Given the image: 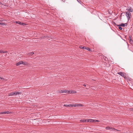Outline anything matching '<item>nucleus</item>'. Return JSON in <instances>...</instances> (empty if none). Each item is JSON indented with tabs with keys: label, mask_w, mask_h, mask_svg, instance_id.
<instances>
[{
	"label": "nucleus",
	"mask_w": 133,
	"mask_h": 133,
	"mask_svg": "<svg viewBox=\"0 0 133 133\" xmlns=\"http://www.w3.org/2000/svg\"><path fill=\"white\" fill-rule=\"evenodd\" d=\"M126 15L128 19L129 20L131 16V13L127 11L126 12Z\"/></svg>",
	"instance_id": "obj_1"
},
{
	"label": "nucleus",
	"mask_w": 133,
	"mask_h": 133,
	"mask_svg": "<svg viewBox=\"0 0 133 133\" xmlns=\"http://www.w3.org/2000/svg\"><path fill=\"white\" fill-rule=\"evenodd\" d=\"M128 25L127 23H122L119 25H117V26H122L123 27H124L125 26H127Z\"/></svg>",
	"instance_id": "obj_2"
},
{
	"label": "nucleus",
	"mask_w": 133,
	"mask_h": 133,
	"mask_svg": "<svg viewBox=\"0 0 133 133\" xmlns=\"http://www.w3.org/2000/svg\"><path fill=\"white\" fill-rule=\"evenodd\" d=\"M127 10L131 12H132L133 11V9L130 7H128Z\"/></svg>",
	"instance_id": "obj_3"
},
{
	"label": "nucleus",
	"mask_w": 133,
	"mask_h": 133,
	"mask_svg": "<svg viewBox=\"0 0 133 133\" xmlns=\"http://www.w3.org/2000/svg\"><path fill=\"white\" fill-rule=\"evenodd\" d=\"M83 49H85L89 51H91V50L89 48L86 47L85 46H83V47L82 48Z\"/></svg>",
	"instance_id": "obj_4"
},
{
	"label": "nucleus",
	"mask_w": 133,
	"mask_h": 133,
	"mask_svg": "<svg viewBox=\"0 0 133 133\" xmlns=\"http://www.w3.org/2000/svg\"><path fill=\"white\" fill-rule=\"evenodd\" d=\"M118 74L123 77H124L125 76V73L122 72H119Z\"/></svg>",
	"instance_id": "obj_5"
},
{
	"label": "nucleus",
	"mask_w": 133,
	"mask_h": 133,
	"mask_svg": "<svg viewBox=\"0 0 133 133\" xmlns=\"http://www.w3.org/2000/svg\"><path fill=\"white\" fill-rule=\"evenodd\" d=\"M106 129L107 130L110 129L111 130H115V129L114 128H111L109 127H106Z\"/></svg>",
	"instance_id": "obj_6"
},
{
	"label": "nucleus",
	"mask_w": 133,
	"mask_h": 133,
	"mask_svg": "<svg viewBox=\"0 0 133 133\" xmlns=\"http://www.w3.org/2000/svg\"><path fill=\"white\" fill-rule=\"evenodd\" d=\"M94 119H87V121L88 122H94Z\"/></svg>",
	"instance_id": "obj_7"
},
{
	"label": "nucleus",
	"mask_w": 133,
	"mask_h": 133,
	"mask_svg": "<svg viewBox=\"0 0 133 133\" xmlns=\"http://www.w3.org/2000/svg\"><path fill=\"white\" fill-rule=\"evenodd\" d=\"M15 95V92H12L10 93H9V96H13Z\"/></svg>",
	"instance_id": "obj_8"
},
{
	"label": "nucleus",
	"mask_w": 133,
	"mask_h": 133,
	"mask_svg": "<svg viewBox=\"0 0 133 133\" xmlns=\"http://www.w3.org/2000/svg\"><path fill=\"white\" fill-rule=\"evenodd\" d=\"M22 61H20L19 62H17L16 63V65L17 66L19 65L20 64H22Z\"/></svg>",
	"instance_id": "obj_9"
},
{
	"label": "nucleus",
	"mask_w": 133,
	"mask_h": 133,
	"mask_svg": "<svg viewBox=\"0 0 133 133\" xmlns=\"http://www.w3.org/2000/svg\"><path fill=\"white\" fill-rule=\"evenodd\" d=\"M83 105L81 104H75V107H82L83 106Z\"/></svg>",
	"instance_id": "obj_10"
},
{
	"label": "nucleus",
	"mask_w": 133,
	"mask_h": 133,
	"mask_svg": "<svg viewBox=\"0 0 133 133\" xmlns=\"http://www.w3.org/2000/svg\"><path fill=\"white\" fill-rule=\"evenodd\" d=\"M15 95H19L21 94V92H15Z\"/></svg>",
	"instance_id": "obj_11"
},
{
	"label": "nucleus",
	"mask_w": 133,
	"mask_h": 133,
	"mask_svg": "<svg viewBox=\"0 0 133 133\" xmlns=\"http://www.w3.org/2000/svg\"><path fill=\"white\" fill-rule=\"evenodd\" d=\"M60 93H66V91H65L64 90H60V91L59 92Z\"/></svg>",
	"instance_id": "obj_12"
},
{
	"label": "nucleus",
	"mask_w": 133,
	"mask_h": 133,
	"mask_svg": "<svg viewBox=\"0 0 133 133\" xmlns=\"http://www.w3.org/2000/svg\"><path fill=\"white\" fill-rule=\"evenodd\" d=\"M87 121V120L85 119H81L80 120V122H86Z\"/></svg>",
	"instance_id": "obj_13"
},
{
	"label": "nucleus",
	"mask_w": 133,
	"mask_h": 133,
	"mask_svg": "<svg viewBox=\"0 0 133 133\" xmlns=\"http://www.w3.org/2000/svg\"><path fill=\"white\" fill-rule=\"evenodd\" d=\"M8 52V51H3V50H0V53H7Z\"/></svg>",
	"instance_id": "obj_14"
},
{
	"label": "nucleus",
	"mask_w": 133,
	"mask_h": 133,
	"mask_svg": "<svg viewBox=\"0 0 133 133\" xmlns=\"http://www.w3.org/2000/svg\"><path fill=\"white\" fill-rule=\"evenodd\" d=\"M69 107H75V104H69Z\"/></svg>",
	"instance_id": "obj_15"
},
{
	"label": "nucleus",
	"mask_w": 133,
	"mask_h": 133,
	"mask_svg": "<svg viewBox=\"0 0 133 133\" xmlns=\"http://www.w3.org/2000/svg\"><path fill=\"white\" fill-rule=\"evenodd\" d=\"M34 53L32 52H30L28 53V55L30 56V55H32L34 54Z\"/></svg>",
	"instance_id": "obj_16"
},
{
	"label": "nucleus",
	"mask_w": 133,
	"mask_h": 133,
	"mask_svg": "<svg viewBox=\"0 0 133 133\" xmlns=\"http://www.w3.org/2000/svg\"><path fill=\"white\" fill-rule=\"evenodd\" d=\"M6 114V111L2 112H0V114L1 115H4Z\"/></svg>",
	"instance_id": "obj_17"
},
{
	"label": "nucleus",
	"mask_w": 133,
	"mask_h": 133,
	"mask_svg": "<svg viewBox=\"0 0 133 133\" xmlns=\"http://www.w3.org/2000/svg\"><path fill=\"white\" fill-rule=\"evenodd\" d=\"M22 64L25 65H26L27 64V63L26 62H24L22 61Z\"/></svg>",
	"instance_id": "obj_18"
},
{
	"label": "nucleus",
	"mask_w": 133,
	"mask_h": 133,
	"mask_svg": "<svg viewBox=\"0 0 133 133\" xmlns=\"http://www.w3.org/2000/svg\"><path fill=\"white\" fill-rule=\"evenodd\" d=\"M16 23L18 24H19L20 25L21 24V22L19 21H16Z\"/></svg>",
	"instance_id": "obj_19"
},
{
	"label": "nucleus",
	"mask_w": 133,
	"mask_h": 133,
	"mask_svg": "<svg viewBox=\"0 0 133 133\" xmlns=\"http://www.w3.org/2000/svg\"><path fill=\"white\" fill-rule=\"evenodd\" d=\"M129 42L131 44H132L133 43L132 40L131 38H130V40L129 41Z\"/></svg>",
	"instance_id": "obj_20"
},
{
	"label": "nucleus",
	"mask_w": 133,
	"mask_h": 133,
	"mask_svg": "<svg viewBox=\"0 0 133 133\" xmlns=\"http://www.w3.org/2000/svg\"><path fill=\"white\" fill-rule=\"evenodd\" d=\"M99 122V120H96V119H94V122Z\"/></svg>",
	"instance_id": "obj_21"
},
{
	"label": "nucleus",
	"mask_w": 133,
	"mask_h": 133,
	"mask_svg": "<svg viewBox=\"0 0 133 133\" xmlns=\"http://www.w3.org/2000/svg\"><path fill=\"white\" fill-rule=\"evenodd\" d=\"M63 106H64L66 107H69V104H64Z\"/></svg>",
	"instance_id": "obj_22"
},
{
	"label": "nucleus",
	"mask_w": 133,
	"mask_h": 133,
	"mask_svg": "<svg viewBox=\"0 0 133 133\" xmlns=\"http://www.w3.org/2000/svg\"><path fill=\"white\" fill-rule=\"evenodd\" d=\"M118 28L120 30H122V29L121 26H118Z\"/></svg>",
	"instance_id": "obj_23"
},
{
	"label": "nucleus",
	"mask_w": 133,
	"mask_h": 133,
	"mask_svg": "<svg viewBox=\"0 0 133 133\" xmlns=\"http://www.w3.org/2000/svg\"><path fill=\"white\" fill-rule=\"evenodd\" d=\"M10 113V112L8 111H6V114H9Z\"/></svg>",
	"instance_id": "obj_24"
},
{
	"label": "nucleus",
	"mask_w": 133,
	"mask_h": 133,
	"mask_svg": "<svg viewBox=\"0 0 133 133\" xmlns=\"http://www.w3.org/2000/svg\"><path fill=\"white\" fill-rule=\"evenodd\" d=\"M5 25V23H1V25Z\"/></svg>",
	"instance_id": "obj_25"
},
{
	"label": "nucleus",
	"mask_w": 133,
	"mask_h": 133,
	"mask_svg": "<svg viewBox=\"0 0 133 133\" xmlns=\"http://www.w3.org/2000/svg\"><path fill=\"white\" fill-rule=\"evenodd\" d=\"M25 24L23 23H21V25H24Z\"/></svg>",
	"instance_id": "obj_26"
},
{
	"label": "nucleus",
	"mask_w": 133,
	"mask_h": 133,
	"mask_svg": "<svg viewBox=\"0 0 133 133\" xmlns=\"http://www.w3.org/2000/svg\"><path fill=\"white\" fill-rule=\"evenodd\" d=\"M105 60H108V58H105Z\"/></svg>",
	"instance_id": "obj_27"
},
{
	"label": "nucleus",
	"mask_w": 133,
	"mask_h": 133,
	"mask_svg": "<svg viewBox=\"0 0 133 133\" xmlns=\"http://www.w3.org/2000/svg\"><path fill=\"white\" fill-rule=\"evenodd\" d=\"M0 79H3V78L0 77Z\"/></svg>",
	"instance_id": "obj_28"
},
{
	"label": "nucleus",
	"mask_w": 133,
	"mask_h": 133,
	"mask_svg": "<svg viewBox=\"0 0 133 133\" xmlns=\"http://www.w3.org/2000/svg\"><path fill=\"white\" fill-rule=\"evenodd\" d=\"M130 110L131 111H133V108H131L130 109Z\"/></svg>",
	"instance_id": "obj_29"
},
{
	"label": "nucleus",
	"mask_w": 133,
	"mask_h": 133,
	"mask_svg": "<svg viewBox=\"0 0 133 133\" xmlns=\"http://www.w3.org/2000/svg\"><path fill=\"white\" fill-rule=\"evenodd\" d=\"M83 85L84 86V87H86V85H85V84H83Z\"/></svg>",
	"instance_id": "obj_30"
},
{
	"label": "nucleus",
	"mask_w": 133,
	"mask_h": 133,
	"mask_svg": "<svg viewBox=\"0 0 133 133\" xmlns=\"http://www.w3.org/2000/svg\"><path fill=\"white\" fill-rule=\"evenodd\" d=\"M82 47V46H81L80 47V48H81L82 49V47Z\"/></svg>",
	"instance_id": "obj_31"
},
{
	"label": "nucleus",
	"mask_w": 133,
	"mask_h": 133,
	"mask_svg": "<svg viewBox=\"0 0 133 133\" xmlns=\"http://www.w3.org/2000/svg\"><path fill=\"white\" fill-rule=\"evenodd\" d=\"M76 92L75 91V92H73L74 93H75Z\"/></svg>",
	"instance_id": "obj_32"
},
{
	"label": "nucleus",
	"mask_w": 133,
	"mask_h": 133,
	"mask_svg": "<svg viewBox=\"0 0 133 133\" xmlns=\"http://www.w3.org/2000/svg\"><path fill=\"white\" fill-rule=\"evenodd\" d=\"M1 23H0V25H1Z\"/></svg>",
	"instance_id": "obj_33"
}]
</instances>
